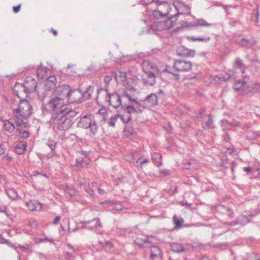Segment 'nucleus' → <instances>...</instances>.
Returning <instances> with one entry per match:
<instances>
[{
	"instance_id": "obj_1",
	"label": "nucleus",
	"mask_w": 260,
	"mask_h": 260,
	"mask_svg": "<svg viewBox=\"0 0 260 260\" xmlns=\"http://www.w3.org/2000/svg\"><path fill=\"white\" fill-rule=\"evenodd\" d=\"M78 112L71 109H64L54 114L50 122L53 128L66 131L73 124L74 118Z\"/></svg>"
},
{
	"instance_id": "obj_2",
	"label": "nucleus",
	"mask_w": 260,
	"mask_h": 260,
	"mask_svg": "<svg viewBox=\"0 0 260 260\" xmlns=\"http://www.w3.org/2000/svg\"><path fill=\"white\" fill-rule=\"evenodd\" d=\"M130 90L124 91L122 98L123 100L122 107L125 108L129 111L136 115L142 112L144 106L139 101L137 98L129 93Z\"/></svg>"
},
{
	"instance_id": "obj_3",
	"label": "nucleus",
	"mask_w": 260,
	"mask_h": 260,
	"mask_svg": "<svg viewBox=\"0 0 260 260\" xmlns=\"http://www.w3.org/2000/svg\"><path fill=\"white\" fill-rule=\"evenodd\" d=\"M242 74L244 79L243 80L236 81L234 86V88L236 91H239L241 93L245 94L256 93L260 91V82L250 84L248 83V77L244 75V71L242 72Z\"/></svg>"
},
{
	"instance_id": "obj_4",
	"label": "nucleus",
	"mask_w": 260,
	"mask_h": 260,
	"mask_svg": "<svg viewBox=\"0 0 260 260\" xmlns=\"http://www.w3.org/2000/svg\"><path fill=\"white\" fill-rule=\"evenodd\" d=\"M157 6V9L154 10L149 13V16H151L154 19L156 20L159 19H164L166 17H176V15L171 14V11L173 7V5H170L165 0H158L157 3H155Z\"/></svg>"
},
{
	"instance_id": "obj_5",
	"label": "nucleus",
	"mask_w": 260,
	"mask_h": 260,
	"mask_svg": "<svg viewBox=\"0 0 260 260\" xmlns=\"http://www.w3.org/2000/svg\"><path fill=\"white\" fill-rule=\"evenodd\" d=\"M150 19L152 22L151 28L153 30H164L169 29L176 25L177 18L176 17H170L168 19H159L156 20L150 16Z\"/></svg>"
},
{
	"instance_id": "obj_6",
	"label": "nucleus",
	"mask_w": 260,
	"mask_h": 260,
	"mask_svg": "<svg viewBox=\"0 0 260 260\" xmlns=\"http://www.w3.org/2000/svg\"><path fill=\"white\" fill-rule=\"evenodd\" d=\"M77 126L88 129V134L91 137L94 136L98 130L94 116L91 114L84 115L82 117L77 124Z\"/></svg>"
},
{
	"instance_id": "obj_7",
	"label": "nucleus",
	"mask_w": 260,
	"mask_h": 260,
	"mask_svg": "<svg viewBox=\"0 0 260 260\" xmlns=\"http://www.w3.org/2000/svg\"><path fill=\"white\" fill-rule=\"evenodd\" d=\"M64 109H70L64 104V101L59 97H53L45 103H43L42 110L47 112H52L55 110L60 112Z\"/></svg>"
},
{
	"instance_id": "obj_8",
	"label": "nucleus",
	"mask_w": 260,
	"mask_h": 260,
	"mask_svg": "<svg viewBox=\"0 0 260 260\" xmlns=\"http://www.w3.org/2000/svg\"><path fill=\"white\" fill-rule=\"evenodd\" d=\"M37 87V82L36 80L31 76H27L23 84L21 83L15 84L14 91L16 92V95L20 98L17 89L22 90L25 93H27L35 91Z\"/></svg>"
},
{
	"instance_id": "obj_9",
	"label": "nucleus",
	"mask_w": 260,
	"mask_h": 260,
	"mask_svg": "<svg viewBox=\"0 0 260 260\" xmlns=\"http://www.w3.org/2000/svg\"><path fill=\"white\" fill-rule=\"evenodd\" d=\"M173 7L177 12V14H176V16L182 14H190L191 8L182 1H175L173 4Z\"/></svg>"
},
{
	"instance_id": "obj_10",
	"label": "nucleus",
	"mask_w": 260,
	"mask_h": 260,
	"mask_svg": "<svg viewBox=\"0 0 260 260\" xmlns=\"http://www.w3.org/2000/svg\"><path fill=\"white\" fill-rule=\"evenodd\" d=\"M192 64L189 61L176 60L173 63L174 68L178 72H188L191 69Z\"/></svg>"
},
{
	"instance_id": "obj_11",
	"label": "nucleus",
	"mask_w": 260,
	"mask_h": 260,
	"mask_svg": "<svg viewBox=\"0 0 260 260\" xmlns=\"http://www.w3.org/2000/svg\"><path fill=\"white\" fill-rule=\"evenodd\" d=\"M106 95L107 96L106 98V100L113 108L116 109L120 106H121V107H122L123 104L122 103V100H123L122 96L120 97L117 93L109 94L108 93Z\"/></svg>"
},
{
	"instance_id": "obj_12",
	"label": "nucleus",
	"mask_w": 260,
	"mask_h": 260,
	"mask_svg": "<svg viewBox=\"0 0 260 260\" xmlns=\"http://www.w3.org/2000/svg\"><path fill=\"white\" fill-rule=\"evenodd\" d=\"M28 115H25L24 114L14 111V119L17 126V127L27 126V117Z\"/></svg>"
},
{
	"instance_id": "obj_13",
	"label": "nucleus",
	"mask_w": 260,
	"mask_h": 260,
	"mask_svg": "<svg viewBox=\"0 0 260 260\" xmlns=\"http://www.w3.org/2000/svg\"><path fill=\"white\" fill-rule=\"evenodd\" d=\"M84 227L99 233L102 227V224L99 218H94L91 220L85 221L83 223Z\"/></svg>"
},
{
	"instance_id": "obj_14",
	"label": "nucleus",
	"mask_w": 260,
	"mask_h": 260,
	"mask_svg": "<svg viewBox=\"0 0 260 260\" xmlns=\"http://www.w3.org/2000/svg\"><path fill=\"white\" fill-rule=\"evenodd\" d=\"M32 107L29 102L26 100L20 101L18 107L14 111L19 112L24 114L25 115L29 116L32 113Z\"/></svg>"
},
{
	"instance_id": "obj_15",
	"label": "nucleus",
	"mask_w": 260,
	"mask_h": 260,
	"mask_svg": "<svg viewBox=\"0 0 260 260\" xmlns=\"http://www.w3.org/2000/svg\"><path fill=\"white\" fill-rule=\"evenodd\" d=\"M83 93L79 89L70 90L68 98L70 103H79L83 99Z\"/></svg>"
},
{
	"instance_id": "obj_16",
	"label": "nucleus",
	"mask_w": 260,
	"mask_h": 260,
	"mask_svg": "<svg viewBox=\"0 0 260 260\" xmlns=\"http://www.w3.org/2000/svg\"><path fill=\"white\" fill-rule=\"evenodd\" d=\"M70 87L68 85H62L57 87L55 90L56 97L62 98L63 101L67 99L70 92Z\"/></svg>"
},
{
	"instance_id": "obj_17",
	"label": "nucleus",
	"mask_w": 260,
	"mask_h": 260,
	"mask_svg": "<svg viewBox=\"0 0 260 260\" xmlns=\"http://www.w3.org/2000/svg\"><path fill=\"white\" fill-rule=\"evenodd\" d=\"M157 73H146L142 78V82L146 86H153L156 82V75Z\"/></svg>"
},
{
	"instance_id": "obj_18",
	"label": "nucleus",
	"mask_w": 260,
	"mask_h": 260,
	"mask_svg": "<svg viewBox=\"0 0 260 260\" xmlns=\"http://www.w3.org/2000/svg\"><path fill=\"white\" fill-rule=\"evenodd\" d=\"M142 68L145 74L157 73V68L155 65L148 60H144L142 63Z\"/></svg>"
},
{
	"instance_id": "obj_19",
	"label": "nucleus",
	"mask_w": 260,
	"mask_h": 260,
	"mask_svg": "<svg viewBox=\"0 0 260 260\" xmlns=\"http://www.w3.org/2000/svg\"><path fill=\"white\" fill-rule=\"evenodd\" d=\"M150 258L152 260H162V252L158 247L154 246L150 248Z\"/></svg>"
},
{
	"instance_id": "obj_20",
	"label": "nucleus",
	"mask_w": 260,
	"mask_h": 260,
	"mask_svg": "<svg viewBox=\"0 0 260 260\" xmlns=\"http://www.w3.org/2000/svg\"><path fill=\"white\" fill-rule=\"evenodd\" d=\"M202 125L206 129L213 128L212 116L210 114L202 116Z\"/></svg>"
},
{
	"instance_id": "obj_21",
	"label": "nucleus",
	"mask_w": 260,
	"mask_h": 260,
	"mask_svg": "<svg viewBox=\"0 0 260 260\" xmlns=\"http://www.w3.org/2000/svg\"><path fill=\"white\" fill-rule=\"evenodd\" d=\"M57 79L55 76L49 77L45 81L44 89L46 91L54 90L56 87Z\"/></svg>"
},
{
	"instance_id": "obj_22",
	"label": "nucleus",
	"mask_w": 260,
	"mask_h": 260,
	"mask_svg": "<svg viewBox=\"0 0 260 260\" xmlns=\"http://www.w3.org/2000/svg\"><path fill=\"white\" fill-rule=\"evenodd\" d=\"M122 108L123 110V113H119V116L120 120H121L123 123H127L129 122L132 119L133 116H136L134 114L132 113V112L129 111L125 108L122 107Z\"/></svg>"
},
{
	"instance_id": "obj_23",
	"label": "nucleus",
	"mask_w": 260,
	"mask_h": 260,
	"mask_svg": "<svg viewBox=\"0 0 260 260\" xmlns=\"http://www.w3.org/2000/svg\"><path fill=\"white\" fill-rule=\"evenodd\" d=\"M158 103V99L156 95L151 93L147 96L144 101V104L145 107H151L156 105Z\"/></svg>"
},
{
	"instance_id": "obj_24",
	"label": "nucleus",
	"mask_w": 260,
	"mask_h": 260,
	"mask_svg": "<svg viewBox=\"0 0 260 260\" xmlns=\"http://www.w3.org/2000/svg\"><path fill=\"white\" fill-rule=\"evenodd\" d=\"M26 205L31 211H40L42 208V204L37 200H31L26 203Z\"/></svg>"
},
{
	"instance_id": "obj_25",
	"label": "nucleus",
	"mask_w": 260,
	"mask_h": 260,
	"mask_svg": "<svg viewBox=\"0 0 260 260\" xmlns=\"http://www.w3.org/2000/svg\"><path fill=\"white\" fill-rule=\"evenodd\" d=\"M27 146V143L25 141H20L15 146V151L18 154H23Z\"/></svg>"
},
{
	"instance_id": "obj_26",
	"label": "nucleus",
	"mask_w": 260,
	"mask_h": 260,
	"mask_svg": "<svg viewBox=\"0 0 260 260\" xmlns=\"http://www.w3.org/2000/svg\"><path fill=\"white\" fill-rule=\"evenodd\" d=\"M104 83L105 84V86L104 88L99 89L97 92V98H98L100 96V94H101L102 92H105V94H108V86L111 80V77L109 76H106L104 77Z\"/></svg>"
},
{
	"instance_id": "obj_27",
	"label": "nucleus",
	"mask_w": 260,
	"mask_h": 260,
	"mask_svg": "<svg viewBox=\"0 0 260 260\" xmlns=\"http://www.w3.org/2000/svg\"><path fill=\"white\" fill-rule=\"evenodd\" d=\"M115 78L117 82H124L126 80L125 72L118 70L115 72Z\"/></svg>"
},
{
	"instance_id": "obj_28",
	"label": "nucleus",
	"mask_w": 260,
	"mask_h": 260,
	"mask_svg": "<svg viewBox=\"0 0 260 260\" xmlns=\"http://www.w3.org/2000/svg\"><path fill=\"white\" fill-rule=\"evenodd\" d=\"M178 55L183 56H193L194 54V51L193 50H189L188 49L182 46L178 49Z\"/></svg>"
},
{
	"instance_id": "obj_29",
	"label": "nucleus",
	"mask_w": 260,
	"mask_h": 260,
	"mask_svg": "<svg viewBox=\"0 0 260 260\" xmlns=\"http://www.w3.org/2000/svg\"><path fill=\"white\" fill-rule=\"evenodd\" d=\"M14 135L16 136H19L20 138L26 139L29 137L30 133L27 130L17 127V129L15 132Z\"/></svg>"
},
{
	"instance_id": "obj_30",
	"label": "nucleus",
	"mask_w": 260,
	"mask_h": 260,
	"mask_svg": "<svg viewBox=\"0 0 260 260\" xmlns=\"http://www.w3.org/2000/svg\"><path fill=\"white\" fill-rule=\"evenodd\" d=\"M104 205H107L108 207H110L113 210L116 211H121L122 210V206L119 203H114L110 200L106 201L102 203Z\"/></svg>"
},
{
	"instance_id": "obj_31",
	"label": "nucleus",
	"mask_w": 260,
	"mask_h": 260,
	"mask_svg": "<svg viewBox=\"0 0 260 260\" xmlns=\"http://www.w3.org/2000/svg\"><path fill=\"white\" fill-rule=\"evenodd\" d=\"M192 27H194V22H188L186 21H182L181 22L180 26L176 27L174 29V31H179L181 29H189Z\"/></svg>"
},
{
	"instance_id": "obj_32",
	"label": "nucleus",
	"mask_w": 260,
	"mask_h": 260,
	"mask_svg": "<svg viewBox=\"0 0 260 260\" xmlns=\"http://www.w3.org/2000/svg\"><path fill=\"white\" fill-rule=\"evenodd\" d=\"M4 128L6 132L12 133L14 131L15 126L13 122L9 120H6L4 123Z\"/></svg>"
},
{
	"instance_id": "obj_33",
	"label": "nucleus",
	"mask_w": 260,
	"mask_h": 260,
	"mask_svg": "<svg viewBox=\"0 0 260 260\" xmlns=\"http://www.w3.org/2000/svg\"><path fill=\"white\" fill-rule=\"evenodd\" d=\"M171 248L173 251L176 253L182 252L185 250L182 245L178 243H173L171 245Z\"/></svg>"
},
{
	"instance_id": "obj_34",
	"label": "nucleus",
	"mask_w": 260,
	"mask_h": 260,
	"mask_svg": "<svg viewBox=\"0 0 260 260\" xmlns=\"http://www.w3.org/2000/svg\"><path fill=\"white\" fill-rule=\"evenodd\" d=\"M152 160L154 165L159 166L161 165V155L159 153L154 152L152 154Z\"/></svg>"
},
{
	"instance_id": "obj_35",
	"label": "nucleus",
	"mask_w": 260,
	"mask_h": 260,
	"mask_svg": "<svg viewBox=\"0 0 260 260\" xmlns=\"http://www.w3.org/2000/svg\"><path fill=\"white\" fill-rule=\"evenodd\" d=\"M218 210H220L222 213L227 215L230 218H232L233 216V211L228 207L223 205H219L218 207Z\"/></svg>"
},
{
	"instance_id": "obj_36",
	"label": "nucleus",
	"mask_w": 260,
	"mask_h": 260,
	"mask_svg": "<svg viewBox=\"0 0 260 260\" xmlns=\"http://www.w3.org/2000/svg\"><path fill=\"white\" fill-rule=\"evenodd\" d=\"M151 237H146L145 239H142L141 238H136V239L135 240L134 242L135 244L138 245L139 246L142 247L146 243H150L151 242Z\"/></svg>"
},
{
	"instance_id": "obj_37",
	"label": "nucleus",
	"mask_w": 260,
	"mask_h": 260,
	"mask_svg": "<svg viewBox=\"0 0 260 260\" xmlns=\"http://www.w3.org/2000/svg\"><path fill=\"white\" fill-rule=\"evenodd\" d=\"M235 72L233 70L229 71L228 73H226L225 75H222L221 77H216V79L217 78L220 81H228L231 79L234 76Z\"/></svg>"
},
{
	"instance_id": "obj_38",
	"label": "nucleus",
	"mask_w": 260,
	"mask_h": 260,
	"mask_svg": "<svg viewBox=\"0 0 260 260\" xmlns=\"http://www.w3.org/2000/svg\"><path fill=\"white\" fill-rule=\"evenodd\" d=\"M173 219L174 223L175 225L173 230H178L180 229V228L184 222V220L182 218H178L176 215H174L173 216Z\"/></svg>"
},
{
	"instance_id": "obj_39",
	"label": "nucleus",
	"mask_w": 260,
	"mask_h": 260,
	"mask_svg": "<svg viewBox=\"0 0 260 260\" xmlns=\"http://www.w3.org/2000/svg\"><path fill=\"white\" fill-rule=\"evenodd\" d=\"M118 120H120L119 113L113 114L108 121V125L112 127H115L116 122Z\"/></svg>"
},
{
	"instance_id": "obj_40",
	"label": "nucleus",
	"mask_w": 260,
	"mask_h": 260,
	"mask_svg": "<svg viewBox=\"0 0 260 260\" xmlns=\"http://www.w3.org/2000/svg\"><path fill=\"white\" fill-rule=\"evenodd\" d=\"M6 193L12 200H15L18 197V193L14 188H8L6 190Z\"/></svg>"
},
{
	"instance_id": "obj_41",
	"label": "nucleus",
	"mask_w": 260,
	"mask_h": 260,
	"mask_svg": "<svg viewBox=\"0 0 260 260\" xmlns=\"http://www.w3.org/2000/svg\"><path fill=\"white\" fill-rule=\"evenodd\" d=\"M93 90V86L92 85H89L87 87L86 91L83 93L84 99H85L86 100L90 99Z\"/></svg>"
},
{
	"instance_id": "obj_42",
	"label": "nucleus",
	"mask_w": 260,
	"mask_h": 260,
	"mask_svg": "<svg viewBox=\"0 0 260 260\" xmlns=\"http://www.w3.org/2000/svg\"><path fill=\"white\" fill-rule=\"evenodd\" d=\"M194 27H197L198 26H210L212 25V24L208 23L206 20L203 19H197L194 22Z\"/></svg>"
},
{
	"instance_id": "obj_43",
	"label": "nucleus",
	"mask_w": 260,
	"mask_h": 260,
	"mask_svg": "<svg viewBox=\"0 0 260 260\" xmlns=\"http://www.w3.org/2000/svg\"><path fill=\"white\" fill-rule=\"evenodd\" d=\"M47 71V68L45 67L42 66L41 64L37 69V74L38 77L42 78L46 74Z\"/></svg>"
},
{
	"instance_id": "obj_44",
	"label": "nucleus",
	"mask_w": 260,
	"mask_h": 260,
	"mask_svg": "<svg viewBox=\"0 0 260 260\" xmlns=\"http://www.w3.org/2000/svg\"><path fill=\"white\" fill-rule=\"evenodd\" d=\"M253 43L254 41L252 40L242 39L240 41L239 43L242 46L249 47L253 44Z\"/></svg>"
},
{
	"instance_id": "obj_45",
	"label": "nucleus",
	"mask_w": 260,
	"mask_h": 260,
	"mask_svg": "<svg viewBox=\"0 0 260 260\" xmlns=\"http://www.w3.org/2000/svg\"><path fill=\"white\" fill-rule=\"evenodd\" d=\"M190 39L193 41L208 42L210 40L211 38L210 37L205 36L200 37H191Z\"/></svg>"
},
{
	"instance_id": "obj_46",
	"label": "nucleus",
	"mask_w": 260,
	"mask_h": 260,
	"mask_svg": "<svg viewBox=\"0 0 260 260\" xmlns=\"http://www.w3.org/2000/svg\"><path fill=\"white\" fill-rule=\"evenodd\" d=\"M97 115L102 116V121H105L108 117V114L107 111L105 109H101L99 110Z\"/></svg>"
},
{
	"instance_id": "obj_47",
	"label": "nucleus",
	"mask_w": 260,
	"mask_h": 260,
	"mask_svg": "<svg viewBox=\"0 0 260 260\" xmlns=\"http://www.w3.org/2000/svg\"><path fill=\"white\" fill-rule=\"evenodd\" d=\"M251 20L254 21L255 23L258 22V18H259V12L258 10V7H256V9L253 10V13L251 15Z\"/></svg>"
},
{
	"instance_id": "obj_48",
	"label": "nucleus",
	"mask_w": 260,
	"mask_h": 260,
	"mask_svg": "<svg viewBox=\"0 0 260 260\" xmlns=\"http://www.w3.org/2000/svg\"><path fill=\"white\" fill-rule=\"evenodd\" d=\"M246 220V218L245 216H240L235 221L231 222L230 225L242 224L244 223L243 221Z\"/></svg>"
},
{
	"instance_id": "obj_49",
	"label": "nucleus",
	"mask_w": 260,
	"mask_h": 260,
	"mask_svg": "<svg viewBox=\"0 0 260 260\" xmlns=\"http://www.w3.org/2000/svg\"><path fill=\"white\" fill-rule=\"evenodd\" d=\"M75 253H76V252H73L72 251L66 252V260H74L76 257Z\"/></svg>"
},
{
	"instance_id": "obj_50",
	"label": "nucleus",
	"mask_w": 260,
	"mask_h": 260,
	"mask_svg": "<svg viewBox=\"0 0 260 260\" xmlns=\"http://www.w3.org/2000/svg\"><path fill=\"white\" fill-rule=\"evenodd\" d=\"M100 243L106 250H110L113 248V244L109 241H105Z\"/></svg>"
},
{
	"instance_id": "obj_51",
	"label": "nucleus",
	"mask_w": 260,
	"mask_h": 260,
	"mask_svg": "<svg viewBox=\"0 0 260 260\" xmlns=\"http://www.w3.org/2000/svg\"><path fill=\"white\" fill-rule=\"evenodd\" d=\"M19 248L22 251H25L30 249V246L28 243H25L24 245H18L17 249Z\"/></svg>"
},
{
	"instance_id": "obj_52",
	"label": "nucleus",
	"mask_w": 260,
	"mask_h": 260,
	"mask_svg": "<svg viewBox=\"0 0 260 260\" xmlns=\"http://www.w3.org/2000/svg\"><path fill=\"white\" fill-rule=\"evenodd\" d=\"M56 143V142L52 140H48L47 142V145L51 149V150L55 151Z\"/></svg>"
},
{
	"instance_id": "obj_53",
	"label": "nucleus",
	"mask_w": 260,
	"mask_h": 260,
	"mask_svg": "<svg viewBox=\"0 0 260 260\" xmlns=\"http://www.w3.org/2000/svg\"><path fill=\"white\" fill-rule=\"evenodd\" d=\"M34 240L36 244L44 243V236L41 237L38 235H35L34 237Z\"/></svg>"
},
{
	"instance_id": "obj_54",
	"label": "nucleus",
	"mask_w": 260,
	"mask_h": 260,
	"mask_svg": "<svg viewBox=\"0 0 260 260\" xmlns=\"http://www.w3.org/2000/svg\"><path fill=\"white\" fill-rule=\"evenodd\" d=\"M235 66L236 67L240 69H242L244 66L242 60L239 58H236Z\"/></svg>"
},
{
	"instance_id": "obj_55",
	"label": "nucleus",
	"mask_w": 260,
	"mask_h": 260,
	"mask_svg": "<svg viewBox=\"0 0 260 260\" xmlns=\"http://www.w3.org/2000/svg\"><path fill=\"white\" fill-rule=\"evenodd\" d=\"M65 191L67 193H68L70 196H73L75 194V189L69 186H66Z\"/></svg>"
},
{
	"instance_id": "obj_56",
	"label": "nucleus",
	"mask_w": 260,
	"mask_h": 260,
	"mask_svg": "<svg viewBox=\"0 0 260 260\" xmlns=\"http://www.w3.org/2000/svg\"><path fill=\"white\" fill-rule=\"evenodd\" d=\"M158 0H141V3L143 5H147L149 4L154 5L157 3Z\"/></svg>"
},
{
	"instance_id": "obj_57",
	"label": "nucleus",
	"mask_w": 260,
	"mask_h": 260,
	"mask_svg": "<svg viewBox=\"0 0 260 260\" xmlns=\"http://www.w3.org/2000/svg\"><path fill=\"white\" fill-rule=\"evenodd\" d=\"M6 244L10 247L12 248H13L14 249L16 252L18 254V258L19 259V260L20 259V255L19 254V251L17 249V246H16L14 244H13L12 243H11L10 241H8L7 243H6Z\"/></svg>"
},
{
	"instance_id": "obj_58",
	"label": "nucleus",
	"mask_w": 260,
	"mask_h": 260,
	"mask_svg": "<svg viewBox=\"0 0 260 260\" xmlns=\"http://www.w3.org/2000/svg\"><path fill=\"white\" fill-rule=\"evenodd\" d=\"M29 224L30 226L32 229H36L38 226V222L35 219H31L29 221Z\"/></svg>"
},
{
	"instance_id": "obj_59",
	"label": "nucleus",
	"mask_w": 260,
	"mask_h": 260,
	"mask_svg": "<svg viewBox=\"0 0 260 260\" xmlns=\"http://www.w3.org/2000/svg\"><path fill=\"white\" fill-rule=\"evenodd\" d=\"M85 191L90 196H93L94 194V191L91 189L87 187V186L84 189Z\"/></svg>"
},
{
	"instance_id": "obj_60",
	"label": "nucleus",
	"mask_w": 260,
	"mask_h": 260,
	"mask_svg": "<svg viewBox=\"0 0 260 260\" xmlns=\"http://www.w3.org/2000/svg\"><path fill=\"white\" fill-rule=\"evenodd\" d=\"M44 242H49L51 243H54V239L53 238L44 236Z\"/></svg>"
},
{
	"instance_id": "obj_61",
	"label": "nucleus",
	"mask_w": 260,
	"mask_h": 260,
	"mask_svg": "<svg viewBox=\"0 0 260 260\" xmlns=\"http://www.w3.org/2000/svg\"><path fill=\"white\" fill-rule=\"evenodd\" d=\"M132 59H133V57L131 56H123L122 57V61L125 62H127L129 60H131Z\"/></svg>"
},
{
	"instance_id": "obj_62",
	"label": "nucleus",
	"mask_w": 260,
	"mask_h": 260,
	"mask_svg": "<svg viewBox=\"0 0 260 260\" xmlns=\"http://www.w3.org/2000/svg\"><path fill=\"white\" fill-rule=\"evenodd\" d=\"M221 126L226 127L229 126V121L226 119H223L221 121Z\"/></svg>"
},
{
	"instance_id": "obj_63",
	"label": "nucleus",
	"mask_w": 260,
	"mask_h": 260,
	"mask_svg": "<svg viewBox=\"0 0 260 260\" xmlns=\"http://www.w3.org/2000/svg\"><path fill=\"white\" fill-rule=\"evenodd\" d=\"M5 150H6V149H5L4 145L1 144L0 145V155L4 154L5 152Z\"/></svg>"
},
{
	"instance_id": "obj_64",
	"label": "nucleus",
	"mask_w": 260,
	"mask_h": 260,
	"mask_svg": "<svg viewBox=\"0 0 260 260\" xmlns=\"http://www.w3.org/2000/svg\"><path fill=\"white\" fill-rule=\"evenodd\" d=\"M237 125H238V124L235 119H233L231 122H229V126L234 127Z\"/></svg>"
}]
</instances>
